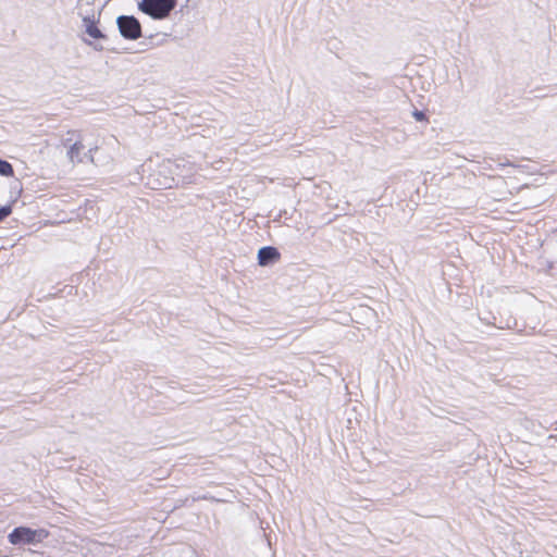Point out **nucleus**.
Instances as JSON below:
<instances>
[{"mask_svg":"<svg viewBox=\"0 0 557 557\" xmlns=\"http://www.w3.org/2000/svg\"><path fill=\"white\" fill-rule=\"evenodd\" d=\"M83 148H84V146L81 141H76L70 147V149L67 151V156L72 162L81 161L79 154H81V151L83 150Z\"/></svg>","mask_w":557,"mask_h":557,"instance_id":"obj_9","label":"nucleus"},{"mask_svg":"<svg viewBox=\"0 0 557 557\" xmlns=\"http://www.w3.org/2000/svg\"><path fill=\"white\" fill-rule=\"evenodd\" d=\"M100 13L81 15L85 34L91 39H101L104 37L103 33L97 26Z\"/></svg>","mask_w":557,"mask_h":557,"instance_id":"obj_5","label":"nucleus"},{"mask_svg":"<svg viewBox=\"0 0 557 557\" xmlns=\"http://www.w3.org/2000/svg\"><path fill=\"white\" fill-rule=\"evenodd\" d=\"M183 161H173L156 154L143 164V173H147V185L152 189L171 188L176 185L175 171L186 168Z\"/></svg>","mask_w":557,"mask_h":557,"instance_id":"obj_1","label":"nucleus"},{"mask_svg":"<svg viewBox=\"0 0 557 557\" xmlns=\"http://www.w3.org/2000/svg\"><path fill=\"white\" fill-rule=\"evenodd\" d=\"M48 536L46 530H34L27 527L15 528L9 535L8 540L12 545L36 544Z\"/></svg>","mask_w":557,"mask_h":557,"instance_id":"obj_3","label":"nucleus"},{"mask_svg":"<svg viewBox=\"0 0 557 557\" xmlns=\"http://www.w3.org/2000/svg\"><path fill=\"white\" fill-rule=\"evenodd\" d=\"M116 23L119 30L124 38L135 40L141 36L140 23L134 16H119Z\"/></svg>","mask_w":557,"mask_h":557,"instance_id":"obj_4","label":"nucleus"},{"mask_svg":"<svg viewBox=\"0 0 557 557\" xmlns=\"http://www.w3.org/2000/svg\"><path fill=\"white\" fill-rule=\"evenodd\" d=\"M83 41H84V42H86V44H87V45H89V46H92L96 50H100V49H101V47H98V46L94 45V44H92L89 39H87V38H83Z\"/></svg>","mask_w":557,"mask_h":557,"instance_id":"obj_13","label":"nucleus"},{"mask_svg":"<svg viewBox=\"0 0 557 557\" xmlns=\"http://www.w3.org/2000/svg\"><path fill=\"white\" fill-rule=\"evenodd\" d=\"M12 212L11 206H3L0 208V221H3Z\"/></svg>","mask_w":557,"mask_h":557,"instance_id":"obj_11","label":"nucleus"},{"mask_svg":"<svg viewBox=\"0 0 557 557\" xmlns=\"http://www.w3.org/2000/svg\"><path fill=\"white\" fill-rule=\"evenodd\" d=\"M176 7V0H141L138 8L153 20H164Z\"/></svg>","mask_w":557,"mask_h":557,"instance_id":"obj_2","label":"nucleus"},{"mask_svg":"<svg viewBox=\"0 0 557 557\" xmlns=\"http://www.w3.org/2000/svg\"><path fill=\"white\" fill-rule=\"evenodd\" d=\"M96 0H76V12L77 15H88L100 13L96 8Z\"/></svg>","mask_w":557,"mask_h":557,"instance_id":"obj_8","label":"nucleus"},{"mask_svg":"<svg viewBox=\"0 0 557 557\" xmlns=\"http://www.w3.org/2000/svg\"><path fill=\"white\" fill-rule=\"evenodd\" d=\"M413 116L417 121H423L425 119V115L421 111H414Z\"/></svg>","mask_w":557,"mask_h":557,"instance_id":"obj_12","label":"nucleus"},{"mask_svg":"<svg viewBox=\"0 0 557 557\" xmlns=\"http://www.w3.org/2000/svg\"><path fill=\"white\" fill-rule=\"evenodd\" d=\"M13 173L14 171L12 165L8 161L0 159V174L9 177L12 176Z\"/></svg>","mask_w":557,"mask_h":557,"instance_id":"obj_10","label":"nucleus"},{"mask_svg":"<svg viewBox=\"0 0 557 557\" xmlns=\"http://www.w3.org/2000/svg\"><path fill=\"white\" fill-rule=\"evenodd\" d=\"M258 264L267 267L277 262L281 259V253L275 247L265 246L258 250Z\"/></svg>","mask_w":557,"mask_h":557,"instance_id":"obj_7","label":"nucleus"},{"mask_svg":"<svg viewBox=\"0 0 557 557\" xmlns=\"http://www.w3.org/2000/svg\"><path fill=\"white\" fill-rule=\"evenodd\" d=\"M174 161H183L184 163L187 164L186 168H181L180 170H174L175 176L178 177L183 184L194 183L195 176L198 172V166L195 163L189 162L188 160H185L184 158H178V159H175Z\"/></svg>","mask_w":557,"mask_h":557,"instance_id":"obj_6","label":"nucleus"}]
</instances>
